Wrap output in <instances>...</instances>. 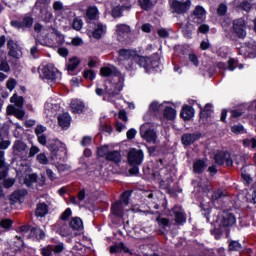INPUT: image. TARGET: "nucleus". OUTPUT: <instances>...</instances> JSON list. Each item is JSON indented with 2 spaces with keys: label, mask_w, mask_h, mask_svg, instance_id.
<instances>
[{
  "label": "nucleus",
  "mask_w": 256,
  "mask_h": 256,
  "mask_svg": "<svg viewBox=\"0 0 256 256\" xmlns=\"http://www.w3.org/2000/svg\"><path fill=\"white\" fill-rule=\"evenodd\" d=\"M36 159L40 165H49V158H47V155L43 152L38 154Z\"/></svg>",
  "instance_id": "c03bdc74"
},
{
  "label": "nucleus",
  "mask_w": 256,
  "mask_h": 256,
  "mask_svg": "<svg viewBox=\"0 0 256 256\" xmlns=\"http://www.w3.org/2000/svg\"><path fill=\"white\" fill-rule=\"evenodd\" d=\"M194 187L197 189V191L202 193H207L209 191V186L206 184H198L196 181L193 182Z\"/></svg>",
  "instance_id": "09e8293b"
},
{
  "label": "nucleus",
  "mask_w": 256,
  "mask_h": 256,
  "mask_svg": "<svg viewBox=\"0 0 256 256\" xmlns=\"http://www.w3.org/2000/svg\"><path fill=\"white\" fill-rule=\"evenodd\" d=\"M100 75L101 77H118V85H122L123 87V81H125V74L120 73L119 70H117V67L111 64H107L100 69Z\"/></svg>",
  "instance_id": "39448f33"
},
{
  "label": "nucleus",
  "mask_w": 256,
  "mask_h": 256,
  "mask_svg": "<svg viewBox=\"0 0 256 256\" xmlns=\"http://www.w3.org/2000/svg\"><path fill=\"white\" fill-rule=\"evenodd\" d=\"M247 27L245 26V20L240 18L233 22V31L237 37L240 39H245L247 37Z\"/></svg>",
  "instance_id": "f8f14e48"
},
{
  "label": "nucleus",
  "mask_w": 256,
  "mask_h": 256,
  "mask_svg": "<svg viewBox=\"0 0 256 256\" xmlns=\"http://www.w3.org/2000/svg\"><path fill=\"white\" fill-rule=\"evenodd\" d=\"M70 110L72 113L81 114L83 111H85V103H83L81 100L74 99L70 103Z\"/></svg>",
  "instance_id": "393cba45"
},
{
  "label": "nucleus",
  "mask_w": 256,
  "mask_h": 256,
  "mask_svg": "<svg viewBox=\"0 0 256 256\" xmlns=\"http://www.w3.org/2000/svg\"><path fill=\"white\" fill-rule=\"evenodd\" d=\"M155 3H157V0H139L141 8L145 11H149V9H151Z\"/></svg>",
  "instance_id": "4c0bfd02"
},
{
  "label": "nucleus",
  "mask_w": 256,
  "mask_h": 256,
  "mask_svg": "<svg viewBox=\"0 0 256 256\" xmlns=\"http://www.w3.org/2000/svg\"><path fill=\"white\" fill-rule=\"evenodd\" d=\"M11 25L16 29H29L33 27V17L25 16L22 21H12Z\"/></svg>",
  "instance_id": "a211bd4d"
},
{
  "label": "nucleus",
  "mask_w": 256,
  "mask_h": 256,
  "mask_svg": "<svg viewBox=\"0 0 256 256\" xmlns=\"http://www.w3.org/2000/svg\"><path fill=\"white\" fill-rule=\"evenodd\" d=\"M188 61H189V63H192V65H194V67H199V58L197 57V55H195L193 53L189 54Z\"/></svg>",
  "instance_id": "3c124183"
},
{
  "label": "nucleus",
  "mask_w": 256,
  "mask_h": 256,
  "mask_svg": "<svg viewBox=\"0 0 256 256\" xmlns=\"http://www.w3.org/2000/svg\"><path fill=\"white\" fill-rule=\"evenodd\" d=\"M79 63H81V61L77 57L70 59L67 63L68 71H75L76 67H79Z\"/></svg>",
  "instance_id": "79ce46f5"
},
{
  "label": "nucleus",
  "mask_w": 256,
  "mask_h": 256,
  "mask_svg": "<svg viewBox=\"0 0 256 256\" xmlns=\"http://www.w3.org/2000/svg\"><path fill=\"white\" fill-rule=\"evenodd\" d=\"M200 121L204 125H209L213 118L211 117V105L207 104L205 108L200 112Z\"/></svg>",
  "instance_id": "412c9836"
},
{
  "label": "nucleus",
  "mask_w": 256,
  "mask_h": 256,
  "mask_svg": "<svg viewBox=\"0 0 256 256\" xmlns=\"http://www.w3.org/2000/svg\"><path fill=\"white\" fill-rule=\"evenodd\" d=\"M16 86H17V81L13 78H10L6 83V87L7 89H9V91H13Z\"/></svg>",
  "instance_id": "5fc2aeb1"
},
{
  "label": "nucleus",
  "mask_w": 256,
  "mask_h": 256,
  "mask_svg": "<svg viewBox=\"0 0 256 256\" xmlns=\"http://www.w3.org/2000/svg\"><path fill=\"white\" fill-rule=\"evenodd\" d=\"M39 151H41V149H39V147L32 145L29 149L28 157H35V155H37V153H39Z\"/></svg>",
  "instance_id": "4d7b16f0"
},
{
  "label": "nucleus",
  "mask_w": 256,
  "mask_h": 256,
  "mask_svg": "<svg viewBox=\"0 0 256 256\" xmlns=\"http://www.w3.org/2000/svg\"><path fill=\"white\" fill-rule=\"evenodd\" d=\"M131 33V28L126 24H118L115 27V35L118 41H123Z\"/></svg>",
  "instance_id": "dca6fc26"
},
{
  "label": "nucleus",
  "mask_w": 256,
  "mask_h": 256,
  "mask_svg": "<svg viewBox=\"0 0 256 256\" xmlns=\"http://www.w3.org/2000/svg\"><path fill=\"white\" fill-rule=\"evenodd\" d=\"M125 9H131V6H116L112 10V17L117 18L121 17V14Z\"/></svg>",
  "instance_id": "ea45409f"
},
{
  "label": "nucleus",
  "mask_w": 256,
  "mask_h": 256,
  "mask_svg": "<svg viewBox=\"0 0 256 256\" xmlns=\"http://www.w3.org/2000/svg\"><path fill=\"white\" fill-rule=\"evenodd\" d=\"M171 7L175 13L183 15L191 9V0H173Z\"/></svg>",
  "instance_id": "1a4fd4ad"
},
{
  "label": "nucleus",
  "mask_w": 256,
  "mask_h": 256,
  "mask_svg": "<svg viewBox=\"0 0 256 256\" xmlns=\"http://www.w3.org/2000/svg\"><path fill=\"white\" fill-rule=\"evenodd\" d=\"M107 33V24L97 22L94 27L93 37L94 39H101L103 35Z\"/></svg>",
  "instance_id": "4be33fe9"
},
{
  "label": "nucleus",
  "mask_w": 256,
  "mask_h": 256,
  "mask_svg": "<svg viewBox=\"0 0 256 256\" xmlns=\"http://www.w3.org/2000/svg\"><path fill=\"white\" fill-rule=\"evenodd\" d=\"M207 168V164L203 160H198L194 162V171L195 173H203Z\"/></svg>",
  "instance_id": "58836bf2"
},
{
  "label": "nucleus",
  "mask_w": 256,
  "mask_h": 256,
  "mask_svg": "<svg viewBox=\"0 0 256 256\" xmlns=\"http://www.w3.org/2000/svg\"><path fill=\"white\" fill-rule=\"evenodd\" d=\"M161 107H163V104H159V102H152L149 106V111H159V109H161Z\"/></svg>",
  "instance_id": "13d9d810"
},
{
  "label": "nucleus",
  "mask_w": 256,
  "mask_h": 256,
  "mask_svg": "<svg viewBox=\"0 0 256 256\" xmlns=\"http://www.w3.org/2000/svg\"><path fill=\"white\" fill-rule=\"evenodd\" d=\"M84 77L85 79L93 81V79H95V72H93V70H86L84 71Z\"/></svg>",
  "instance_id": "680f3d73"
},
{
  "label": "nucleus",
  "mask_w": 256,
  "mask_h": 256,
  "mask_svg": "<svg viewBox=\"0 0 256 256\" xmlns=\"http://www.w3.org/2000/svg\"><path fill=\"white\" fill-rule=\"evenodd\" d=\"M227 13V4H220L217 8V14L222 17Z\"/></svg>",
  "instance_id": "603ef678"
},
{
  "label": "nucleus",
  "mask_w": 256,
  "mask_h": 256,
  "mask_svg": "<svg viewBox=\"0 0 256 256\" xmlns=\"http://www.w3.org/2000/svg\"><path fill=\"white\" fill-rule=\"evenodd\" d=\"M91 141H92L91 136H84L82 141H81V145L83 147H87V145H91Z\"/></svg>",
  "instance_id": "774afa93"
},
{
  "label": "nucleus",
  "mask_w": 256,
  "mask_h": 256,
  "mask_svg": "<svg viewBox=\"0 0 256 256\" xmlns=\"http://www.w3.org/2000/svg\"><path fill=\"white\" fill-rule=\"evenodd\" d=\"M217 165H223L226 163L228 167H231L233 165V160L231 159V154L229 152H219L214 157Z\"/></svg>",
  "instance_id": "f3484780"
},
{
  "label": "nucleus",
  "mask_w": 256,
  "mask_h": 256,
  "mask_svg": "<svg viewBox=\"0 0 256 256\" xmlns=\"http://www.w3.org/2000/svg\"><path fill=\"white\" fill-rule=\"evenodd\" d=\"M230 251H241V244L237 241H232L229 244Z\"/></svg>",
  "instance_id": "864d4df0"
},
{
  "label": "nucleus",
  "mask_w": 256,
  "mask_h": 256,
  "mask_svg": "<svg viewBox=\"0 0 256 256\" xmlns=\"http://www.w3.org/2000/svg\"><path fill=\"white\" fill-rule=\"evenodd\" d=\"M244 147H251V149H256V138H246L243 140Z\"/></svg>",
  "instance_id": "a18cd8bd"
},
{
  "label": "nucleus",
  "mask_w": 256,
  "mask_h": 256,
  "mask_svg": "<svg viewBox=\"0 0 256 256\" xmlns=\"http://www.w3.org/2000/svg\"><path fill=\"white\" fill-rule=\"evenodd\" d=\"M121 89H123L122 84L115 85L111 82H108L105 85V89L97 87L95 93L98 95V97H103V101H109L110 103H113V98L116 95H119Z\"/></svg>",
  "instance_id": "f257e3e1"
},
{
  "label": "nucleus",
  "mask_w": 256,
  "mask_h": 256,
  "mask_svg": "<svg viewBox=\"0 0 256 256\" xmlns=\"http://www.w3.org/2000/svg\"><path fill=\"white\" fill-rule=\"evenodd\" d=\"M242 179L247 183V185H251V183H253V178H251V175L245 171H242Z\"/></svg>",
  "instance_id": "6e6d98bb"
},
{
  "label": "nucleus",
  "mask_w": 256,
  "mask_h": 256,
  "mask_svg": "<svg viewBox=\"0 0 256 256\" xmlns=\"http://www.w3.org/2000/svg\"><path fill=\"white\" fill-rule=\"evenodd\" d=\"M52 251H53V246H47L42 248L41 253L43 256H51Z\"/></svg>",
  "instance_id": "e2e57ef3"
},
{
  "label": "nucleus",
  "mask_w": 256,
  "mask_h": 256,
  "mask_svg": "<svg viewBox=\"0 0 256 256\" xmlns=\"http://www.w3.org/2000/svg\"><path fill=\"white\" fill-rule=\"evenodd\" d=\"M144 157L143 150L133 148L128 153V163L129 165H141Z\"/></svg>",
  "instance_id": "9b49d317"
},
{
  "label": "nucleus",
  "mask_w": 256,
  "mask_h": 256,
  "mask_svg": "<svg viewBox=\"0 0 256 256\" xmlns=\"http://www.w3.org/2000/svg\"><path fill=\"white\" fill-rule=\"evenodd\" d=\"M109 146L105 145V146H101L97 149V155L98 157H104L105 159H107V156L109 155Z\"/></svg>",
  "instance_id": "37998d69"
},
{
  "label": "nucleus",
  "mask_w": 256,
  "mask_h": 256,
  "mask_svg": "<svg viewBox=\"0 0 256 256\" xmlns=\"http://www.w3.org/2000/svg\"><path fill=\"white\" fill-rule=\"evenodd\" d=\"M121 251L129 253V249H127L125 245H123V243L116 244L110 247V253H121Z\"/></svg>",
  "instance_id": "a19ab883"
},
{
  "label": "nucleus",
  "mask_w": 256,
  "mask_h": 256,
  "mask_svg": "<svg viewBox=\"0 0 256 256\" xmlns=\"http://www.w3.org/2000/svg\"><path fill=\"white\" fill-rule=\"evenodd\" d=\"M72 27L75 31H81L83 29V20L81 18H75Z\"/></svg>",
  "instance_id": "49530a36"
},
{
  "label": "nucleus",
  "mask_w": 256,
  "mask_h": 256,
  "mask_svg": "<svg viewBox=\"0 0 256 256\" xmlns=\"http://www.w3.org/2000/svg\"><path fill=\"white\" fill-rule=\"evenodd\" d=\"M48 149L52 153V159L53 157H59L61 153H65L66 146L63 142L59 140H51L48 143Z\"/></svg>",
  "instance_id": "9d476101"
},
{
  "label": "nucleus",
  "mask_w": 256,
  "mask_h": 256,
  "mask_svg": "<svg viewBox=\"0 0 256 256\" xmlns=\"http://www.w3.org/2000/svg\"><path fill=\"white\" fill-rule=\"evenodd\" d=\"M106 161H112L113 163H121V153L117 150H110L106 157Z\"/></svg>",
  "instance_id": "2f4dec72"
},
{
  "label": "nucleus",
  "mask_w": 256,
  "mask_h": 256,
  "mask_svg": "<svg viewBox=\"0 0 256 256\" xmlns=\"http://www.w3.org/2000/svg\"><path fill=\"white\" fill-rule=\"evenodd\" d=\"M3 185L4 187H6V189H9V187H13V185H15V179L7 178L4 180Z\"/></svg>",
  "instance_id": "052dcab7"
},
{
  "label": "nucleus",
  "mask_w": 256,
  "mask_h": 256,
  "mask_svg": "<svg viewBox=\"0 0 256 256\" xmlns=\"http://www.w3.org/2000/svg\"><path fill=\"white\" fill-rule=\"evenodd\" d=\"M218 67L220 69H228V71H233L234 69H237V60L230 58L227 62V67H225V64L219 63Z\"/></svg>",
  "instance_id": "f704fd0d"
},
{
  "label": "nucleus",
  "mask_w": 256,
  "mask_h": 256,
  "mask_svg": "<svg viewBox=\"0 0 256 256\" xmlns=\"http://www.w3.org/2000/svg\"><path fill=\"white\" fill-rule=\"evenodd\" d=\"M11 225H13V220L11 219L6 218L0 221V227H2V229L9 230L11 229Z\"/></svg>",
  "instance_id": "de8ad7c7"
},
{
  "label": "nucleus",
  "mask_w": 256,
  "mask_h": 256,
  "mask_svg": "<svg viewBox=\"0 0 256 256\" xmlns=\"http://www.w3.org/2000/svg\"><path fill=\"white\" fill-rule=\"evenodd\" d=\"M17 177L23 185L31 187L32 183H37V174H31V166L23 165L22 169L17 170Z\"/></svg>",
  "instance_id": "20e7f679"
},
{
  "label": "nucleus",
  "mask_w": 256,
  "mask_h": 256,
  "mask_svg": "<svg viewBox=\"0 0 256 256\" xmlns=\"http://www.w3.org/2000/svg\"><path fill=\"white\" fill-rule=\"evenodd\" d=\"M200 138L201 134H184L182 136V143L183 145H192V143H195Z\"/></svg>",
  "instance_id": "7c9ffc66"
},
{
  "label": "nucleus",
  "mask_w": 256,
  "mask_h": 256,
  "mask_svg": "<svg viewBox=\"0 0 256 256\" xmlns=\"http://www.w3.org/2000/svg\"><path fill=\"white\" fill-rule=\"evenodd\" d=\"M38 73L40 75V79L48 81V83H53V81L61 79L60 71L53 64H46L40 66L38 68Z\"/></svg>",
  "instance_id": "7ed1b4c3"
},
{
  "label": "nucleus",
  "mask_w": 256,
  "mask_h": 256,
  "mask_svg": "<svg viewBox=\"0 0 256 256\" xmlns=\"http://www.w3.org/2000/svg\"><path fill=\"white\" fill-rule=\"evenodd\" d=\"M59 105L47 102L45 104V114L46 117H53V115L57 114V111H59Z\"/></svg>",
  "instance_id": "c85d7f7f"
},
{
  "label": "nucleus",
  "mask_w": 256,
  "mask_h": 256,
  "mask_svg": "<svg viewBox=\"0 0 256 256\" xmlns=\"http://www.w3.org/2000/svg\"><path fill=\"white\" fill-rule=\"evenodd\" d=\"M193 26H190L189 28L185 27L182 25V32L184 37H186L187 39H191V35H193Z\"/></svg>",
  "instance_id": "8fccbe9b"
},
{
  "label": "nucleus",
  "mask_w": 256,
  "mask_h": 256,
  "mask_svg": "<svg viewBox=\"0 0 256 256\" xmlns=\"http://www.w3.org/2000/svg\"><path fill=\"white\" fill-rule=\"evenodd\" d=\"M13 153L18 157H25L27 155V144L23 141L17 140L13 145Z\"/></svg>",
  "instance_id": "6ab92c4d"
},
{
  "label": "nucleus",
  "mask_w": 256,
  "mask_h": 256,
  "mask_svg": "<svg viewBox=\"0 0 256 256\" xmlns=\"http://www.w3.org/2000/svg\"><path fill=\"white\" fill-rule=\"evenodd\" d=\"M237 222V219H235V216L229 212H223L222 218L220 220V225L223 227H232V225H235Z\"/></svg>",
  "instance_id": "aec40b11"
},
{
  "label": "nucleus",
  "mask_w": 256,
  "mask_h": 256,
  "mask_svg": "<svg viewBox=\"0 0 256 256\" xmlns=\"http://www.w3.org/2000/svg\"><path fill=\"white\" fill-rule=\"evenodd\" d=\"M70 215H72L71 208H67L61 215L60 219L62 221H67L69 219Z\"/></svg>",
  "instance_id": "bf43d9fd"
},
{
  "label": "nucleus",
  "mask_w": 256,
  "mask_h": 256,
  "mask_svg": "<svg viewBox=\"0 0 256 256\" xmlns=\"http://www.w3.org/2000/svg\"><path fill=\"white\" fill-rule=\"evenodd\" d=\"M134 61H136V63H138L140 67H143L144 69H146L148 73H151V69H155L156 67H159L158 58L136 56L134 57Z\"/></svg>",
  "instance_id": "0eeeda50"
},
{
  "label": "nucleus",
  "mask_w": 256,
  "mask_h": 256,
  "mask_svg": "<svg viewBox=\"0 0 256 256\" xmlns=\"http://www.w3.org/2000/svg\"><path fill=\"white\" fill-rule=\"evenodd\" d=\"M206 17L207 12L205 11V8H203L202 6H196L192 12L191 21L192 23L199 25V23H203V21H205Z\"/></svg>",
  "instance_id": "4468645a"
},
{
  "label": "nucleus",
  "mask_w": 256,
  "mask_h": 256,
  "mask_svg": "<svg viewBox=\"0 0 256 256\" xmlns=\"http://www.w3.org/2000/svg\"><path fill=\"white\" fill-rule=\"evenodd\" d=\"M239 55L242 57H249L250 59H255L256 57V43L252 42L249 44H244L242 47L239 48L238 51Z\"/></svg>",
  "instance_id": "ddd939ff"
},
{
  "label": "nucleus",
  "mask_w": 256,
  "mask_h": 256,
  "mask_svg": "<svg viewBox=\"0 0 256 256\" xmlns=\"http://www.w3.org/2000/svg\"><path fill=\"white\" fill-rule=\"evenodd\" d=\"M120 59H134L135 60V52L131 50L122 49L119 51Z\"/></svg>",
  "instance_id": "e433bc0d"
},
{
  "label": "nucleus",
  "mask_w": 256,
  "mask_h": 256,
  "mask_svg": "<svg viewBox=\"0 0 256 256\" xmlns=\"http://www.w3.org/2000/svg\"><path fill=\"white\" fill-rule=\"evenodd\" d=\"M34 30L36 31V33H42L43 35H45V27H43V25L36 23L34 25Z\"/></svg>",
  "instance_id": "338daca9"
},
{
  "label": "nucleus",
  "mask_w": 256,
  "mask_h": 256,
  "mask_svg": "<svg viewBox=\"0 0 256 256\" xmlns=\"http://www.w3.org/2000/svg\"><path fill=\"white\" fill-rule=\"evenodd\" d=\"M20 231L25 233V235H29L32 239H45V232L39 228H31L28 230L27 226L20 227Z\"/></svg>",
  "instance_id": "2eb2a0df"
},
{
  "label": "nucleus",
  "mask_w": 256,
  "mask_h": 256,
  "mask_svg": "<svg viewBox=\"0 0 256 256\" xmlns=\"http://www.w3.org/2000/svg\"><path fill=\"white\" fill-rule=\"evenodd\" d=\"M70 227L73 231H78V233H83V220L79 217H74L70 221Z\"/></svg>",
  "instance_id": "bb28decb"
},
{
  "label": "nucleus",
  "mask_w": 256,
  "mask_h": 256,
  "mask_svg": "<svg viewBox=\"0 0 256 256\" xmlns=\"http://www.w3.org/2000/svg\"><path fill=\"white\" fill-rule=\"evenodd\" d=\"M140 136L144 141L147 143H152L155 145V143H158L157 139V132L155 130L151 129V124L145 123L140 127Z\"/></svg>",
  "instance_id": "423d86ee"
},
{
  "label": "nucleus",
  "mask_w": 256,
  "mask_h": 256,
  "mask_svg": "<svg viewBox=\"0 0 256 256\" xmlns=\"http://www.w3.org/2000/svg\"><path fill=\"white\" fill-rule=\"evenodd\" d=\"M171 213H173V215L175 216V221L177 225H182V223H185V221H187V218H185V212H183L181 207H174Z\"/></svg>",
  "instance_id": "5701e85b"
},
{
  "label": "nucleus",
  "mask_w": 256,
  "mask_h": 256,
  "mask_svg": "<svg viewBox=\"0 0 256 256\" xmlns=\"http://www.w3.org/2000/svg\"><path fill=\"white\" fill-rule=\"evenodd\" d=\"M10 101L14 103V105H8L6 112L8 115H14L16 119H19L20 121H23L25 118V110L23 109V97L18 96L17 94H14Z\"/></svg>",
  "instance_id": "f03ea898"
},
{
  "label": "nucleus",
  "mask_w": 256,
  "mask_h": 256,
  "mask_svg": "<svg viewBox=\"0 0 256 256\" xmlns=\"http://www.w3.org/2000/svg\"><path fill=\"white\" fill-rule=\"evenodd\" d=\"M8 48L10 49L9 55L15 59L21 57V50L18 49L17 44L13 40L8 41Z\"/></svg>",
  "instance_id": "c756f323"
},
{
  "label": "nucleus",
  "mask_w": 256,
  "mask_h": 256,
  "mask_svg": "<svg viewBox=\"0 0 256 256\" xmlns=\"http://www.w3.org/2000/svg\"><path fill=\"white\" fill-rule=\"evenodd\" d=\"M243 126L242 125H234L232 126V133L239 135V133H243Z\"/></svg>",
  "instance_id": "69168bd1"
},
{
  "label": "nucleus",
  "mask_w": 256,
  "mask_h": 256,
  "mask_svg": "<svg viewBox=\"0 0 256 256\" xmlns=\"http://www.w3.org/2000/svg\"><path fill=\"white\" fill-rule=\"evenodd\" d=\"M131 194L129 192H124L120 198L119 202L112 205L111 211L116 217H123V207L129 205V197Z\"/></svg>",
  "instance_id": "6e6552de"
},
{
  "label": "nucleus",
  "mask_w": 256,
  "mask_h": 256,
  "mask_svg": "<svg viewBox=\"0 0 256 256\" xmlns=\"http://www.w3.org/2000/svg\"><path fill=\"white\" fill-rule=\"evenodd\" d=\"M56 229H57V233L61 235V237H70L71 235V229L65 223L58 222L56 224Z\"/></svg>",
  "instance_id": "a878e982"
},
{
  "label": "nucleus",
  "mask_w": 256,
  "mask_h": 256,
  "mask_svg": "<svg viewBox=\"0 0 256 256\" xmlns=\"http://www.w3.org/2000/svg\"><path fill=\"white\" fill-rule=\"evenodd\" d=\"M180 115L184 121H190V119H193L195 115V109L191 106H184Z\"/></svg>",
  "instance_id": "cd10ccee"
},
{
  "label": "nucleus",
  "mask_w": 256,
  "mask_h": 256,
  "mask_svg": "<svg viewBox=\"0 0 256 256\" xmlns=\"http://www.w3.org/2000/svg\"><path fill=\"white\" fill-rule=\"evenodd\" d=\"M164 117L165 119H168V121H173V119L177 117V110L172 107H166L164 109Z\"/></svg>",
  "instance_id": "c9c22d12"
},
{
  "label": "nucleus",
  "mask_w": 256,
  "mask_h": 256,
  "mask_svg": "<svg viewBox=\"0 0 256 256\" xmlns=\"http://www.w3.org/2000/svg\"><path fill=\"white\" fill-rule=\"evenodd\" d=\"M58 124L62 129H69V127H71V115H69V113L59 115Z\"/></svg>",
  "instance_id": "b1692460"
},
{
  "label": "nucleus",
  "mask_w": 256,
  "mask_h": 256,
  "mask_svg": "<svg viewBox=\"0 0 256 256\" xmlns=\"http://www.w3.org/2000/svg\"><path fill=\"white\" fill-rule=\"evenodd\" d=\"M35 213L37 217H45V215L49 213V207L45 203H39L36 207Z\"/></svg>",
  "instance_id": "72a5a7b5"
},
{
  "label": "nucleus",
  "mask_w": 256,
  "mask_h": 256,
  "mask_svg": "<svg viewBox=\"0 0 256 256\" xmlns=\"http://www.w3.org/2000/svg\"><path fill=\"white\" fill-rule=\"evenodd\" d=\"M45 131H47V128L43 125H38L35 129V133L37 136L44 135L43 133H45Z\"/></svg>",
  "instance_id": "0e129e2a"
},
{
  "label": "nucleus",
  "mask_w": 256,
  "mask_h": 256,
  "mask_svg": "<svg viewBox=\"0 0 256 256\" xmlns=\"http://www.w3.org/2000/svg\"><path fill=\"white\" fill-rule=\"evenodd\" d=\"M86 18L89 21H95V19H99V10H97V7L90 6L86 12Z\"/></svg>",
  "instance_id": "473e14b6"
}]
</instances>
